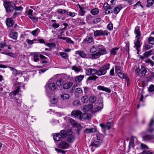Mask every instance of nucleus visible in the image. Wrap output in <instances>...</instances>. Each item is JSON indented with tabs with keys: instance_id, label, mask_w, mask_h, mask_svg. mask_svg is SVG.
Listing matches in <instances>:
<instances>
[{
	"instance_id": "nucleus-1",
	"label": "nucleus",
	"mask_w": 154,
	"mask_h": 154,
	"mask_svg": "<svg viewBox=\"0 0 154 154\" xmlns=\"http://www.w3.org/2000/svg\"><path fill=\"white\" fill-rule=\"evenodd\" d=\"M110 64L106 63L100 67L98 70H97L96 74L98 76H102L106 74L107 71L109 69Z\"/></svg>"
},
{
	"instance_id": "nucleus-2",
	"label": "nucleus",
	"mask_w": 154,
	"mask_h": 154,
	"mask_svg": "<svg viewBox=\"0 0 154 154\" xmlns=\"http://www.w3.org/2000/svg\"><path fill=\"white\" fill-rule=\"evenodd\" d=\"M102 140L99 135H97L96 137H93L91 140V145L92 147H97L101 144Z\"/></svg>"
},
{
	"instance_id": "nucleus-3",
	"label": "nucleus",
	"mask_w": 154,
	"mask_h": 154,
	"mask_svg": "<svg viewBox=\"0 0 154 154\" xmlns=\"http://www.w3.org/2000/svg\"><path fill=\"white\" fill-rule=\"evenodd\" d=\"M15 5V4L12 2H4V6L7 12L13 11L15 9L14 6Z\"/></svg>"
},
{
	"instance_id": "nucleus-4",
	"label": "nucleus",
	"mask_w": 154,
	"mask_h": 154,
	"mask_svg": "<svg viewBox=\"0 0 154 154\" xmlns=\"http://www.w3.org/2000/svg\"><path fill=\"white\" fill-rule=\"evenodd\" d=\"M109 33V32L107 30L103 31L101 29L94 31V37H96L103 35L107 36Z\"/></svg>"
},
{
	"instance_id": "nucleus-5",
	"label": "nucleus",
	"mask_w": 154,
	"mask_h": 154,
	"mask_svg": "<svg viewBox=\"0 0 154 154\" xmlns=\"http://www.w3.org/2000/svg\"><path fill=\"white\" fill-rule=\"evenodd\" d=\"M98 52L99 53L100 55H102L106 54L107 53L106 48L102 45H99L97 46Z\"/></svg>"
},
{
	"instance_id": "nucleus-6",
	"label": "nucleus",
	"mask_w": 154,
	"mask_h": 154,
	"mask_svg": "<svg viewBox=\"0 0 154 154\" xmlns=\"http://www.w3.org/2000/svg\"><path fill=\"white\" fill-rule=\"evenodd\" d=\"M60 133L62 138H64L66 137L68 135H70L72 134L73 132L71 130H69L67 131L64 130H61Z\"/></svg>"
},
{
	"instance_id": "nucleus-7",
	"label": "nucleus",
	"mask_w": 154,
	"mask_h": 154,
	"mask_svg": "<svg viewBox=\"0 0 154 154\" xmlns=\"http://www.w3.org/2000/svg\"><path fill=\"white\" fill-rule=\"evenodd\" d=\"M85 73L88 75H91L96 74L97 70L92 68H88L85 69Z\"/></svg>"
},
{
	"instance_id": "nucleus-8",
	"label": "nucleus",
	"mask_w": 154,
	"mask_h": 154,
	"mask_svg": "<svg viewBox=\"0 0 154 154\" xmlns=\"http://www.w3.org/2000/svg\"><path fill=\"white\" fill-rule=\"evenodd\" d=\"M82 112L79 110L73 111L71 113L72 117H76L78 119H81V116Z\"/></svg>"
},
{
	"instance_id": "nucleus-9",
	"label": "nucleus",
	"mask_w": 154,
	"mask_h": 154,
	"mask_svg": "<svg viewBox=\"0 0 154 154\" xmlns=\"http://www.w3.org/2000/svg\"><path fill=\"white\" fill-rule=\"evenodd\" d=\"M143 140L146 141H149L152 139H154L153 135L146 134L142 136Z\"/></svg>"
},
{
	"instance_id": "nucleus-10",
	"label": "nucleus",
	"mask_w": 154,
	"mask_h": 154,
	"mask_svg": "<svg viewBox=\"0 0 154 154\" xmlns=\"http://www.w3.org/2000/svg\"><path fill=\"white\" fill-rule=\"evenodd\" d=\"M69 144L66 141H62L58 144V147L60 149H65L68 148Z\"/></svg>"
},
{
	"instance_id": "nucleus-11",
	"label": "nucleus",
	"mask_w": 154,
	"mask_h": 154,
	"mask_svg": "<svg viewBox=\"0 0 154 154\" xmlns=\"http://www.w3.org/2000/svg\"><path fill=\"white\" fill-rule=\"evenodd\" d=\"M154 123V120L153 119H152L149 122L147 131L152 133L154 131V129L152 127Z\"/></svg>"
},
{
	"instance_id": "nucleus-12",
	"label": "nucleus",
	"mask_w": 154,
	"mask_h": 154,
	"mask_svg": "<svg viewBox=\"0 0 154 154\" xmlns=\"http://www.w3.org/2000/svg\"><path fill=\"white\" fill-rule=\"evenodd\" d=\"M79 8V10L78 11L79 15L81 16H83L86 12L85 10V8L82 5H78Z\"/></svg>"
},
{
	"instance_id": "nucleus-13",
	"label": "nucleus",
	"mask_w": 154,
	"mask_h": 154,
	"mask_svg": "<svg viewBox=\"0 0 154 154\" xmlns=\"http://www.w3.org/2000/svg\"><path fill=\"white\" fill-rule=\"evenodd\" d=\"M100 55L98 51L96 52L91 54L90 55L89 57L92 59H97L99 58Z\"/></svg>"
},
{
	"instance_id": "nucleus-14",
	"label": "nucleus",
	"mask_w": 154,
	"mask_h": 154,
	"mask_svg": "<svg viewBox=\"0 0 154 154\" xmlns=\"http://www.w3.org/2000/svg\"><path fill=\"white\" fill-rule=\"evenodd\" d=\"M134 47L137 50L138 52L139 49L140 47V38H136V39L134 40Z\"/></svg>"
},
{
	"instance_id": "nucleus-15",
	"label": "nucleus",
	"mask_w": 154,
	"mask_h": 154,
	"mask_svg": "<svg viewBox=\"0 0 154 154\" xmlns=\"http://www.w3.org/2000/svg\"><path fill=\"white\" fill-rule=\"evenodd\" d=\"M103 105L102 103H100L98 105H97L94 108L92 111V113H94L98 111L99 110L102 109L103 108Z\"/></svg>"
},
{
	"instance_id": "nucleus-16",
	"label": "nucleus",
	"mask_w": 154,
	"mask_h": 154,
	"mask_svg": "<svg viewBox=\"0 0 154 154\" xmlns=\"http://www.w3.org/2000/svg\"><path fill=\"white\" fill-rule=\"evenodd\" d=\"M100 126L103 130L106 131V130H109L110 128L111 125L110 123H106L104 125L103 123L100 124Z\"/></svg>"
},
{
	"instance_id": "nucleus-17",
	"label": "nucleus",
	"mask_w": 154,
	"mask_h": 154,
	"mask_svg": "<svg viewBox=\"0 0 154 154\" xmlns=\"http://www.w3.org/2000/svg\"><path fill=\"white\" fill-rule=\"evenodd\" d=\"M93 39L92 37L90 35L87 36L86 38L84 39L83 42L85 44H88L91 43L93 41Z\"/></svg>"
},
{
	"instance_id": "nucleus-18",
	"label": "nucleus",
	"mask_w": 154,
	"mask_h": 154,
	"mask_svg": "<svg viewBox=\"0 0 154 154\" xmlns=\"http://www.w3.org/2000/svg\"><path fill=\"white\" fill-rule=\"evenodd\" d=\"M6 24L8 27H10L14 24V22L11 18H8L6 19Z\"/></svg>"
},
{
	"instance_id": "nucleus-19",
	"label": "nucleus",
	"mask_w": 154,
	"mask_h": 154,
	"mask_svg": "<svg viewBox=\"0 0 154 154\" xmlns=\"http://www.w3.org/2000/svg\"><path fill=\"white\" fill-rule=\"evenodd\" d=\"M134 31L135 34L136 35V38H140L141 36V34L139 27L138 26H136Z\"/></svg>"
},
{
	"instance_id": "nucleus-20",
	"label": "nucleus",
	"mask_w": 154,
	"mask_h": 154,
	"mask_svg": "<svg viewBox=\"0 0 154 154\" xmlns=\"http://www.w3.org/2000/svg\"><path fill=\"white\" fill-rule=\"evenodd\" d=\"M46 86H47L49 89L51 91H54L57 88L56 85L54 83H50L47 85H46Z\"/></svg>"
},
{
	"instance_id": "nucleus-21",
	"label": "nucleus",
	"mask_w": 154,
	"mask_h": 154,
	"mask_svg": "<svg viewBox=\"0 0 154 154\" xmlns=\"http://www.w3.org/2000/svg\"><path fill=\"white\" fill-rule=\"evenodd\" d=\"M97 89L98 90L105 91L107 93H110L111 92V90L110 89L105 87L104 86H97Z\"/></svg>"
},
{
	"instance_id": "nucleus-22",
	"label": "nucleus",
	"mask_w": 154,
	"mask_h": 154,
	"mask_svg": "<svg viewBox=\"0 0 154 154\" xmlns=\"http://www.w3.org/2000/svg\"><path fill=\"white\" fill-rule=\"evenodd\" d=\"M97 128H85L84 132L86 134L94 133L96 132Z\"/></svg>"
},
{
	"instance_id": "nucleus-23",
	"label": "nucleus",
	"mask_w": 154,
	"mask_h": 154,
	"mask_svg": "<svg viewBox=\"0 0 154 154\" xmlns=\"http://www.w3.org/2000/svg\"><path fill=\"white\" fill-rule=\"evenodd\" d=\"M75 54H78L81 57L85 58L86 57L87 54L83 51H75Z\"/></svg>"
},
{
	"instance_id": "nucleus-24",
	"label": "nucleus",
	"mask_w": 154,
	"mask_h": 154,
	"mask_svg": "<svg viewBox=\"0 0 154 154\" xmlns=\"http://www.w3.org/2000/svg\"><path fill=\"white\" fill-rule=\"evenodd\" d=\"M93 108V105L90 104L84 106L82 109L85 112H87L91 110Z\"/></svg>"
},
{
	"instance_id": "nucleus-25",
	"label": "nucleus",
	"mask_w": 154,
	"mask_h": 154,
	"mask_svg": "<svg viewBox=\"0 0 154 154\" xmlns=\"http://www.w3.org/2000/svg\"><path fill=\"white\" fill-rule=\"evenodd\" d=\"M69 121L72 125L74 127H77L79 128L81 127V125L79 123H77L73 119L70 118L69 119Z\"/></svg>"
},
{
	"instance_id": "nucleus-26",
	"label": "nucleus",
	"mask_w": 154,
	"mask_h": 154,
	"mask_svg": "<svg viewBox=\"0 0 154 154\" xmlns=\"http://www.w3.org/2000/svg\"><path fill=\"white\" fill-rule=\"evenodd\" d=\"M91 115H88L87 113H84L81 114V119H80L82 120V119H88L90 120L91 119Z\"/></svg>"
},
{
	"instance_id": "nucleus-27",
	"label": "nucleus",
	"mask_w": 154,
	"mask_h": 154,
	"mask_svg": "<svg viewBox=\"0 0 154 154\" xmlns=\"http://www.w3.org/2000/svg\"><path fill=\"white\" fill-rule=\"evenodd\" d=\"M137 140V139L135 137H131L130 139L129 142V146H131L132 147H134V144L135 141H136Z\"/></svg>"
},
{
	"instance_id": "nucleus-28",
	"label": "nucleus",
	"mask_w": 154,
	"mask_h": 154,
	"mask_svg": "<svg viewBox=\"0 0 154 154\" xmlns=\"http://www.w3.org/2000/svg\"><path fill=\"white\" fill-rule=\"evenodd\" d=\"M84 75H81L76 76L75 78V81L76 82L78 83L81 82L84 78Z\"/></svg>"
},
{
	"instance_id": "nucleus-29",
	"label": "nucleus",
	"mask_w": 154,
	"mask_h": 154,
	"mask_svg": "<svg viewBox=\"0 0 154 154\" xmlns=\"http://www.w3.org/2000/svg\"><path fill=\"white\" fill-rule=\"evenodd\" d=\"M73 85V83L72 82H69L64 84L63 86V88L67 89L70 88Z\"/></svg>"
},
{
	"instance_id": "nucleus-30",
	"label": "nucleus",
	"mask_w": 154,
	"mask_h": 154,
	"mask_svg": "<svg viewBox=\"0 0 154 154\" xmlns=\"http://www.w3.org/2000/svg\"><path fill=\"white\" fill-rule=\"evenodd\" d=\"M75 139L74 136L72 134L70 135H68L67 141L69 143H72L74 141Z\"/></svg>"
},
{
	"instance_id": "nucleus-31",
	"label": "nucleus",
	"mask_w": 154,
	"mask_h": 154,
	"mask_svg": "<svg viewBox=\"0 0 154 154\" xmlns=\"http://www.w3.org/2000/svg\"><path fill=\"white\" fill-rule=\"evenodd\" d=\"M61 137L60 134L59 133L56 134L53 137L54 140L57 141H60L61 139Z\"/></svg>"
},
{
	"instance_id": "nucleus-32",
	"label": "nucleus",
	"mask_w": 154,
	"mask_h": 154,
	"mask_svg": "<svg viewBox=\"0 0 154 154\" xmlns=\"http://www.w3.org/2000/svg\"><path fill=\"white\" fill-rule=\"evenodd\" d=\"M67 10L66 9H58L56 10V14H66Z\"/></svg>"
},
{
	"instance_id": "nucleus-33",
	"label": "nucleus",
	"mask_w": 154,
	"mask_h": 154,
	"mask_svg": "<svg viewBox=\"0 0 154 154\" xmlns=\"http://www.w3.org/2000/svg\"><path fill=\"white\" fill-rule=\"evenodd\" d=\"M122 7L121 5H119L115 7L114 9V12L116 14H118L122 9Z\"/></svg>"
},
{
	"instance_id": "nucleus-34",
	"label": "nucleus",
	"mask_w": 154,
	"mask_h": 154,
	"mask_svg": "<svg viewBox=\"0 0 154 154\" xmlns=\"http://www.w3.org/2000/svg\"><path fill=\"white\" fill-rule=\"evenodd\" d=\"M17 32H15L11 33L9 34L11 38L14 39H16L18 36Z\"/></svg>"
},
{
	"instance_id": "nucleus-35",
	"label": "nucleus",
	"mask_w": 154,
	"mask_h": 154,
	"mask_svg": "<svg viewBox=\"0 0 154 154\" xmlns=\"http://www.w3.org/2000/svg\"><path fill=\"white\" fill-rule=\"evenodd\" d=\"M154 78V72H150V75L147 78V81H152Z\"/></svg>"
},
{
	"instance_id": "nucleus-36",
	"label": "nucleus",
	"mask_w": 154,
	"mask_h": 154,
	"mask_svg": "<svg viewBox=\"0 0 154 154\" xmlns=\"http://www.w3.org/2000/svg\"><path fill=\"white\" fill-rule=\"evenodd\" d=\"M152 47V46L149 44H144L143 48V50L146 51Z\"/></svg>"
},
{
	"instance_id": "nucleus-37",
	"label": "nucleus",
	"mask_w": 154,
	"mask_h": 154,
	"mask_svg": "<svg viewBox=\"0 0 154 154\" xmlns=\"http://www.w3.org/2000/svg\"><path fill=\"white\" fill-rule=\"evenodd\" d=\"M140 70L142 76L143 77L145 76L146 73V68L142 66Z\"/></svg>"
},
{
	"instance_id": "nucleus-38",
	"label": "nucleus",
	"mask_w": 154,
	"mask_h": 154,
	"mask_svg": "<svg viewBox=\"0 0 154 154\" xmlns=\"http://www.w3.org/2000/svg\"><path fill=\"white\" fill-rule=\"evenodd\" d=\"M60 96L62 99L63 100H67L69 97V95L67 94H62Z\"/></svg>"
},
{
	"instance_id": "nucleus-39",
	"label": "nucleus",
	"mask_w": 154,
	"mask_h": 154,
	"mask_svg": "<svg viewBox=\"0 0 154 154\" xmlns=\"http://www.w3.org/2000/svg\"><path fill=\"white\" fill-rule=\"evenodd\" d=\"M99 12V9L97 8L92 9L91 11V13L93 15L97 14Z\"/></svg>"
},
{
	"instance_id": "nucleus-40",
	"label": "nucleus",
	"mask_w": 154,
	"mask_h": 154,
	"mask_svg": "<svg viewBox=\"0 0 154 154\" xmlns=\"http://www.w3.org/2000/svg\"><path fill=\"white\" fill-rule=\"evenodd\" d=\"M119 48L117 47H115L112 49L110 51V54L115 55L117 54V51L118 50Z\"/></svg>"
},
{
	"instance_id": "nucleus-41",
	"label": "nucleus",
	"mask_w": 154,
	"mask_h": 154,
	"mask_svg": "<svg viewBox=\"0 0 154 154\" xmlns=\"http://www.w3.org/2000/svg\"><path fill=\"white\" fill-rule=\"evenodd\" d=\"M72 69L76 73H78L81 71V69L76 66H73L72 67Z\"/></svg>"
},
{
	"instance_id": "nucleus-42",
	"label": "nucleus",
	"mask_w": 154,
	"mask_h": 154,
	"mask_svg": "<svg viewBox=\"0 0 154 154\" xmlns=\"http://www.w3.org/2000/svg\"><path fill=\"white\" fill-rule=\"evenodd\" d=\"M154 3V1L153 0H147L146 6L147 7H150Z\"/></svg>"
},
{
	"instance_id": "nucleus-43",
	"label": "nucleus",
	"mask_w": 154,
	"mask_h": 154,
	"mask_svg": "<svg viewBox=\"0 0 154 154\" xmlns=\"http://www.w3.org/2000/svg\"><path fill=\"white\" fill-rule=\"evenodd\" d=\"M66 14L68 16L72 17H73L76 15L77 14L75 12H72L71 11H68L67 10Z\"/></svg>"
},
{
	"instance_id": "nucleus-44",
	"label": "nucleus",
	"mask_w": 154,
	"mask_h": 154,
	"mask_svg": "<svg viewBox=\"0 0 154 154\" xmlns=\"http://www.w3.org/2000/svg\"><path fill=\"white\" fill-rule=\"evenodd\" d=\"M91 76H90L87 78V80H93L95 81L98 78L97 76L94 75H92Z\"/></svg>"
},
{
	"instance_id": "nucleus-45",
	"label": "nucleus",
	"mask_w": 154,
	"mask_h": 154,
	"mask_svg": "<svg viewBox=\"0 0 154 154\" xmlns=\"http://www.w3.org/2000/svg\"><path fill=\"white\" fill-rule=\"evenodd\" d=\"M97 50V47L95 48L94 46H93L90 48V51L91 54H93L96 52Z\"/></svg>"
},
{
	"instance_id": "nucleus-46",
	"label": "nucleus",
	"mask_w": 154,
	"mask_h": 154,
	"mask_svg": "<svg viewBox=\"0 0 154 154\" xmlns=\"http://www.w3.org/2000/svg\"><path fill=\"white\" fill-rule=\"evenodd\" d=\"M150 56L149 54V53L148 51L144 53L143 56H140V58L142 60L145 59L146 57H148Z\"/></svg>"
},
{
	"instance_id": "nucleus-47",
	"label": "nucleus",
	"mask_w": 154,
	"mask_h": 154,
	"mask_svg": "<svg viewBox=\"0 0 154 154\" xmlns=\"http://www.w3.org/2000/svg\"><path fill=\"white\" fill-rule=\"evenodd\" d=\"M88 98L87 96H82L81 98L82 102L83 103H87L88 100Z\"/></svg>"
},
{
	"instance_id": "nucleus-48",
	"label": "nucleus",
	"mask_w": 154,
	"mask_h": 154,
	"mask_svg": "<svg viewBox=\"0 0 154 154\" xmlns=\"http://www.w3.org/2000/svg\"><path fill=\"white\" fill-rule=\"evenodd\" d=\"M40 30L38 28H37L36 29L32 31L31 32L32 34L34 36L37 35L40 32Z\"/></svg>"
},
{
	"instance_id": "nucleus-49",
	"label": "nucleus",
	"mask_w": 154,
	"mask_h": 154,
	"mask_svg": "<svg viewBox=\"0 0 154 154\" xmlns=\"http://www.w3.org/2000/svg\"><path fill=\"white\" fill-rule=\"evenodd\" d=\"M82 93V90L80 88H77L76 89L75 91V95L81 94Z\"/></svg>"
},
{
	"instance_id": "nucleus-50",
	"label": "nucleus",
	"mask_w": 154,
	"mask_h": 154,
	"mask_svg": "<svg viewBox=\"0 0 154 154\" xmlns=\"http://www.w3.org/2000/svg\"><path fill=\"white\" fill-rule=\"evenodd\" d=\"M51 22H53L52 26L54 28H58L60 25L59 24L57 23H56V20H51Z\"/></svg>"
},
{
	"instance_id": "nucleus-51",
	"label": "nucleus",
	"mask_w": 154,
	"mask_h": 154,
	"mask_svg": "<svg viewBox=\"0 0 154 154\" xmlns=\"http://www.w3.org/2000/svg\"><path fill=\"white\" fill-rule=\"evenodd\" d=\"M148 40L149 44L154 45V38L149 37L148 38Z\"/></svg>"
},
{
	"instance_id": "nucleus-52",
	"label": "nucleus",
	"mask_w": 154,
	"mask_h": 154,
	"mask_svg": "<svg viewBox=\"0 0 154 154\" xmlns=\"http://www.w3.org/2000/svg\"><path fill=\"white\" fill-rule=\"evenodd\" d=\"M96 100V97L94 96H92L90 97L89 100L90 102L91 103H94Z\"/></svg>"
},
{
	"instance_id": "nucleus-53",
	"label": "nucleus",
	"mask_w": 154,
	"mask_h": 154,
	"mask_svg": "<svg viewBox=\"0 0 154 154\" xmlns=\"http://www.w3.org/2000/svg\"><path fill=\"white\" fill-rule=\"evenodd\" d=\"M60 54L62 57L64 59H66L68 57V55L63 52H60Z\"/></svg>"
},
{
	"instance_id": "nucleus-54",
	"label": "nucleus",
	"mask_w": 154,
	"mask_h": 154,
	"mask_svg": "<svg viewBox=\"0 0 154 154\" xmlns=\"http://www.w3.org/2000/svg\"><path fill=\"white\" fill-rule=\"evenodd\" d=\"M145 61L146 63H149L152 66H153L154 64V62L149 59H147L145 60Z\"/></svg>"
},
{
	"instance_id": "nucleus-55",
	"label": "nucleus",
	"mask_w": 154,
	"mask_h": 154,
	"mask_svg": "<svg viewBox=\"0 0 154 154\" xmlns=\"http://www.w3.org/2000/svg\"><path fill=\"white\" fill-rule=\"evenodd\" d=\"M103 8L104 10L110 9V5L107 3H105L103 5Z\"/></svg>"
},
{
	"instance_id": "nucleus-56",
	"label": "nucleus",
	"mask_w": 154,
	"mask_h": 154,
	"mask_svg": "<svg viewBox=\"0 0 154 154\" xmlns=\"http://www.w3.org/2000/svg\"><path fill=\"white\" fill-rule=\"evenodd\" d=\"M66 42L68 43L71 44H74V42L71 39L69 38L66 37Z\"/></svg>"
},
{
	"instance_id": "nucleus-57",
	"label": "nucleus",
	"mask_w": 154,
	"mask_h": 154,
	"mask_svg": "<svg viewBox=\"0 0 154 154\" xmlns=\"http://www.w3.org/2000/svg\"><path fill=\"white\" fill-rule=\"evenodd\" d=\"M37 41L36 39H34L33 40H30L29 39H27V42L28 44L32 45L35 43V41Z\"/></svg>"
},
{
	"instance_id": "nucleus-58",
	"label": "nucleus",
	"mask_w": 154,
	"mask_h": 154,
	"mask_svg": "<svg viewBox=\"0 0 154 154\" xmlns=\"http://www.w3.org/2000/svg\"><path fill=\"white\" fill-rule=\"evenodd\" d=\"M15 11H22V10H23V8L21 6H18L17 7L15 5Z\"/></svg>"
},
{
	"instance_id": "nucleus-59",
	"label": "nucleus",
	"mask_w": 154,
	"mask_h": 154,
	"mask_svg": "<svg viewBox=\"0 0 154 154\" xmlns=\"http://www.w3.org/2000/svg\"><path fill=\"white\" fill-rule=\"evenodd\" d=\"M118 75L120 78L122 79L124 78L125 76V75H124V73L120 72H118Z\"/></svg>"
},
{
	"instance_id": "nucleus-60",
	"label": "nucleus",
	"mask_w": 154,
	"mask_h": 154,
	"mask_svg": "<svg viewBox=\"0 0 154 154\" xmlns=\"http://www.w3.org/2000/svg\"><path fill=\"white\" fill-rule=\"evenodd\" d=\"M20 14V12L15 11L13 14L12 18H15L16 17Z\"/></svg>"
},
{
	"instance_id": "nucleus-61",
	"label": "nucleus",
	"mask_w": 154,
	"mask_h": 154,
	"mask_svg": "<svg viewBox=\"0 0 154 154\" xmlns=\"http://www.w3.org/2000/svg\"><path fill=\"white\" fill-rule=\"evenodd\" d=\"M56 85L58 86H60L62 85L63 83V82L62 80H60L57 81L56 82Z\"/></svg>"
},
{
	"instance_id": "nucleus-62",
	"label": "nucleus",
	"mask_w": 154,
	"mask_h": 154,
	"mask_svg": "<svg viewBox=\"0 0 154 154\" xmlns=\"http://www.w3.org/2000/svg\"><path fill=\"white\" fill-rule=\"evenodd\" d=\"M29 17L30 19L32 20L34 23H35L38 21L37 18L34 17L33 16H29Z\"/></svg>"
},
{
	"instance_id": "nucleus-63",
	"label": "nucleus",
	"mask_w": 154,
	"mask_h": 154,
	"mask_svg": "<svg viewBox=\"0 0 154 154\" xmlns=\"http://www.w3.org/2000/svg\"><path fill=\"white\" fill-rule=\"evenodd\" d=\"M20 88L19 87H18L17 89L14 91L13 92V95H16L17 93H18L19 92V90L20 89Z\"/></svg>"
},
{
	"instance_id": "nucleus-64",
	"label": "nucleus",
	"mask_w": 154,
	"mask_h": 154,
	"mask_svg": "<svg viewBox=\"0 0 154 154\" xmlns=\"http://www.w3.org/2000/svg\"><path fill=\"white\" fill-rule=\"evenodd\" d=\"M148 90L151 92L154 91V85H151L149 86L148 88Z\"/></svg>"
}]
</instances>
